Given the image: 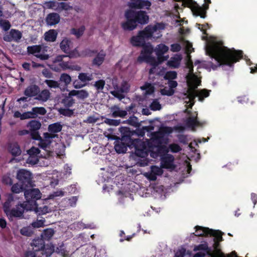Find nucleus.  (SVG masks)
<instances>
[{
  "label": "nucleus",
  "mask_w": 257,
  "mask_h": 257,
  "mask_svg": "<svg viewBox=\"0 0 257 257\" xmlns=\"http://www.w3.org/2000/svg\"><path fill=\"white\" fill-rule=\"evenodd\" d=\"M168 50L169 47L164 44H160L157 46L154 51L159 62L166 60L169 58L168 55L165 57L163 56V55L166 53Z\"/></svg>",
  "instance_id": "nucleus-16"
},
{
  "label": "nucleus",
  "mask_w": 257,
  "mask_h": 257,
  "mask_svg": "<svg viewBox=\"0 0 257 257\" xmlns=\"http://www.w3.org/2000/svg\"><path fill=\"white\" fill-rule=\"evenodd\" d=\"M173 130L170 127H164L161 128L159 132H155L152 135L150 140L145 141L140 139H135L133 144L135 147V154L140 157L137 164L141 167H145L148 165L149 160L146 157L148 153L152 158H156L159 155L161 151V146L165 141V134H170Z\"/></svg>",
  "instance_id": "nucleus-1"
},
{
  "label": "nucleus",
  "mask_w": 257,
  "mask_h": 257,
  "mask_svg": "<svg viewBox=\"0 0 257 257\" xmlns=\"http://www.w3.org/2000/svg\"><path fill=\"white\" fill-rule=\"evenodd\" d=\"M54 231L51 228H48L44 230L41 234L42 238L43 240H49L53 236Z\"/></svg>",
  "instance_id": "nucleus-45"
},
{
  "label": "nucleus",
  "mask_w": 257,
  "mask_h": 257,
  "mask_svg": "<svg viewBox=\"0 0 257 257\" xmlns=\"http://www.w3.org/2000/svg\"><path fill=\"white\" fill-rule=\"evenodd\" d=\"M10 35L12 39L16 41L19 40L22 37L21 33L16 30H12L10 32Z\"/></svg>",
  "instance_id": "nucleus-53"
},
{
  "label": "nucleus",
  "mask_w": 257,
  "mask_h": 257,
  "mask_svg": "<svg viewBox=\"0 0 257 257\" xmlns=\"http://www.w3.org/2000/svg\"><path fill=\"white\" fill-rule=\"evenodd\" d=\"M59 81L63 83L64 85L67 87L71 83L72 78L69 74L64 73L61 74Z\"/></svg>",
  "instance_id": "nucleus-42"
},
{
  "label": "nucleus",
  "mask_w": 257,
  "mask_h": 257,
  "mask_svg": "<svg viewBox=\"0 0 257 257\" xmlns=\"http://www.w3.org/2000/svg\"><path fill=\"white\" fill-rule=\"evenodd\" d=\"M123 123H127L134 126H138L139 125V121L138 118L136 116L130 117L127 120L123 121Z\"/></svg>",
  "instance_id": "nucleus-50"
},
{
  "label": "nucleus",
  "mask_w": 257,
  "mask_h": 257,
  "mask_svg": "<svg viewBox=\"0 0 257 257\" xmlns=\"http://www.w3.org/2000/svg\"><path fill=\"white\" fill-rule=\"evenodd\" d=\"M205 4L202 7L197 6L194 8V13L196 16H200L202 18L205 17L206 11L209 8V4L211 3L210 0H205Z\"/></svg>",
  "instance_id": "nucleus-20"
},
{
  "label": "nucleus",
  "mask_w": 257,
  "mask_h": 257,
  "mask_svg": "<svg viewBox=\"0 0 257 257\" xmlns=\"http://www.w3.org/2000/svg\"><path fill=\"white\" fill-rule=\"evenodd\" d=\"M62 128V125L59 122H56L50 124L48 126V131L51 133H57L60 132Z\"/></svg>",
  "instance_id": "nucleus-40"
},
{
  "label": "nucleus",
  "mask_w": 257,
  "mask_h": 257,
  "mask_svg": "<svg viewBox=\"0 0 257 257\" xmlns=\"http://www.w3.org/2000/svg\"><path fill=\"white\" fill-rule=\"evenodd\" d=\"M109 83H110L108 84L109 87L111 88V84L113 88L110 93L120 100L124 98L125 97L124 93H127L130 89V86L128 82L124 80L120 81L117 78L113 77L110 79Z\"/></svg>",
  "instance_id": "nucleus-5"
},
{
  "label": "nucleus",
  "mask_w": 257,
  "mask_h": 257,
  "mask_svg": "<svg viewBox=\"0 0 257 257\" xmlns=\"http://www.w3.org/2000/svg\"><path fill=\"white\" fill-rule=\"evenodd\" d=\"M39 92V88L36 85H30L25 90V94L29 97L36 95Z\"/></svg>",
  "instance_id": "nucleus-30"
},
{
  "label": "nucleus",
  "mask_w": 257,
  "mask_h": 257,
  "mask_svg": "<svg viewBox=\"0 0 257 257\" xmlns=\"http://www.w3.org/2000/svg\"><path fill=\"white\" fill-rule=\"evenodd\" d=\"M44 82L50 88H57L60 85L58 81L53 80H46Z\"/></svg>",
  "instance_id": "nucleus-54"
},
{
  "label": "nucleus",
  "mask_w": 257,
  "mask_h": 257,
  "mask_svg": "<svg viewBox=\"0 0 257 257\" xmlns=\"http://www.w3.org/2000/svg\"><path fill=\"white\" fill-rule=\"evenodd\" d=\"M46 48V47L34 45L28 47L27 50L29 53L34 55L37 58L42 60H45L49 57V55L45 53L47 51Z\"/></svg>",
  "instance_id": "nucleus-11"
},
{
  "label": "nucleus",
  "mask_w": 257,
  "mask_h": 257,
  "mask_svg": "<svg viewBox=\"0 0 257 257\" xmlns=\"http://www.w3.org/2000/svg\"><path fill=\"white\" fill-rule=\"evenodd\" d=\"M177 73L174 71L167 72L165 76V79H168L169 80H173L177 77Z\"/></svg>",
  "instance_id": "nucleus-61"
},
{
  "label": "nucleus",
  "mask_w": 257,
  "mask_h": 257,
  "mask_svg": "<svg viewBox=\"0 0 257 257\" xmlns=\"http://www.w3.org/2000/svg\"><path fill=\"white\" fill-rule=\"evenodd\" d=\"M114 148L115 151L118 153H123L126 150V147L122 143L116 144Z\"/></svg>",
  "instance_id": "nucleus-60"
},
{
  "label": "nucleus",
  "mask_w": 257,
  "mask_h": 257,
  "mask_svg": "<svg viewBox=\"0 0 257 257\" xmlns=\"http://www.w3.org/2000/svg\"><path fill=\"white\" fill-rule=\"evenodd\" d=\"M133 18L138 23L142 25H145L149 22V17L146 13L143 11L136 12L134 11V15Z\"/></svg>",
  "instance_id": "nucleus-19"
},
{
  "label": "nucleus",
  "mask_w": 257,
  "mask_h": 257,
  "mask_svg": "<svg viewBox=\"0 0 257 257\" xmlns=\"http://www.w3.org/2000/svg\"><path fill=\"white\" fill-rule=\"evenodd\" d=\"M182 59L181 55L176 54L167 62V65L170 67L176 68L179 67Z\"/></svg>",
  "instance_id": "nucleus-24"
},
{
  "label": "nucleus",
  "mask_w": 257,
  "mask_h": 257,
  "mask_svg": "<svg viewBox=\"0 0 257 257\" xmlns=\"http://www.w3.org/2000/svg\"><path fill=\"white\" fill-rule=\"evenodd\" d=\"M44 242L42 238H38L34 239L31 243L33 249L35 251H37L42 249L44 247Z\"/></svg>",
  "instance_id": "nucleus-31"
},
{
  "label": "nucleus",
  "mask_w": 257,
  "mask_h": 257,
  "mask_svg": "<svg viewBox=\"0 0 257 257\" xmlns=\"http://www.w3.org/2000/svg\"><path fill=\"white\" fill-rule=\"evenodd\" d=\"M161 93L163 95L171 96L174 93V90L169 87H165L161 90Z\"/></svg>",
  "instance_id": "nucleus-62"
},
{
  "label": "nucleus",
  "mask_w": 257,
  "mask_h": 257,
  "mask_svg": "<svg viewBox=\"0 0 257 257\" xmlns=\"http://www.w3.org/2000/svg\"><path fill=\"white\" fill-rule=\"evenodd\" d=\"M17 178L25 186H27L29 185H31L32 174L30 172L27 170L21 169L18 171Z\"/></svg>",
  "instance_id": "nucleus-13"
},
{
  "label": "nucleus",
  "mask_w": 257,
  "mask_h": 257,
  "mask_svg": "<svg viewBox=\"0 0 257 257\" xmlns=\"http://www.w3.org/2000/svg\"><path fill=\"white\" fill-rule=\"evenodd\" d=\"M50 96V93L48 90L45 89L42 90L37 96L36 99L45 102Z\"/></svg>",
  "instance_id": "nucleus-37"
},
{
  "label": "nucleus",
  "mask_w": 257,
  "mask_h": 257,
  "mask_svg": "<svg viewBox=\"0 0 257 257\" xmlns=\"http://www.w3.org/2000/svg\"><path fill=\"white\" fill-rule=\"evenodd\" d=\"M41 250L42 251V254L43 255H45L46 257H49L54 251L55 249L52 245L47 244L46 245H44V247Z\"/></svg>",
  "instance_id": "nucleus-35"
},
{
  "label": "nucleus",
  "mask_w": 257,
  "mask_h": 257,
  "mask_svg": "<svg viewBox=\"0 0 257 257\" xmlns=\"http://www.w3.org/2000/svg\"><path fill=\"white\" fill-rule=\"evenodd\" d=\"M105 82L103 80H99L96 81L94 84V86L98 91L102 90L105 85Z\"/></svg>",
  "instance_id": "nucleus-59"
},
{
  "label": "nucleus",
  "mask_w": 257,
  "mask_h": 257,
  "mask_svg": "<svg viewBox=\"0 0 257 257\" xmlns=\"http://www.w3.org/2000/svg\"><path fill=\"white\" fill-rule=\"evenodd\" d=\"M205 52L207 55L214 58L217 63V65L211 66L213 69L221 64L231 66L242 57V51L228 49L222 46L220 42H213L207 45Z\"/></svg>",
  "instance_id": "nucleus-3"
},
{
  "label": "nucleus",
  "mask_w": 257,
  "mask_h": 257,
  "mask_svg": "<svg viewBox=\"0 0 257 257\" xmlns=\"http://www.w3.org/2000/svg\"><path fill=\"white\" fill-rule=\"evenodd\" d=\"M73 96L69 95V93L67 97L63 100V103L67 106L70 107L74 103L73 99L72 98Z\"/></svg>",
  "instance_id": "nucleus-57"
},
{
  "label": "nucleus",
  "mask_w": 257,
  "mask_h": 257,
  "mask_svg": "<svg viewBox=\"0 0 257 257\" xmlns=\"http://www.w3.org/2000/svg\"><path fill=\"white\" fill-rule=\"evenodd\" d=\"M161 165L162 168L170 170L174 169L176 167L174 163V157L170 154L163 156L161 159Z\"/></svg>",
  "instance_id": "nucleus-14"
},
{
  "label": "nucleus",
  "mask_w": 257,
  "mask_h": 257,
  "mask_svg": "<svg viewBox=\"0 0 257 257\" xmlns=\"http://www.w3.org/2000/svg\"><path fill=\"white\" fill-rule=\"evenodd\" d=\"M58 3L55 1H49L44 3V7L46 9H51L53 10L58 11Z\"/></svg>",
  "instance_id": "nucleus-48"
},
{
  "label": "nucleus",
  "mask_w": 257,
  "mask_h": 257,
  "mask_svg": "<svg viewBox=\"0 0 257 257\" xmlns=\"http://www.w3.org/2000/svg\"><path fill=\"white\" fill-rule=\"evenodd\" d=\"M0 27L5 31H7L10 29L11 27V24L8 20H0Z\"/></svg>",
  "instance_id": "nucleus-56"
},
{
  "label": "nucleus",
  "mask_w": 257,
  "mask_h": 257,
  "mask_svg": "<svg viewBox=\"0 0 257 257\" xmlns=\"http://www.w3.org/2000/svg\"><path fill=\"white\" fill-rule=\"evenodd\" d=\"M186 51L187 54V61L186 63L185 71L186 72V79L188 87L186 93L183 94V99L187 107H191L194 103V99L198 97L199 101H203L205 97L209 96V91L206 89H202L196 91L195 89L201 83L199 77L193 72V64L191 60L190 53L192 52V44L188 41L184 42Z\"/></svg>",
  "instance_id": "nucleus-2"
},
{
  "label": "nucleus",
  "mask_w": 257,
  "mask_h": 257,
  "mask_svg": "<svg viewBox=\"0 0 257 257\" xmlns=\"http://www.w3.org/2000/svg\"><path fill=\"white\" fill-rule=\"evenodd\" d=\"M134 11L132 10H127L125 13V17L126 21L121 24L122 28L124 30L131 31L136 28L137 24L136 21L133 18Z\"/></svg>",
  "instance_id": "nucleus-12"
},
{
  "label": "nucleus",
  "mask_w": 257,
  "mask_h": 257,
  "mask_svg": "<svg viewBox=\"0 0 257 257\" xmlns=\"http://www.w3.org/2000/svg\"><path fill=\"white\" fill-rule=\"evenodd\" d=\"M41 126V123L40 122L35 120H31L27 124V127L31 131L38 130Z\"/></svg>",
  "instance_id": "nucleus-38"
},
{
  "label": "nucleus",
  "mask_w": 257,
  "mask_h": 257,
  "mask_svg": "<svg viewBox=\"0 0 257 257\" xmlns=\"http://www.w3.org/2000/svg\"><path fill=\"white\" fill-rule=\"evenodd\" d=\"M9 150L11 154L15 156H19L22 153L19 145L16 143L11 144L9 147Z\"/></svg>",
  "instance_id": "nucleus-32"
},
{
  "label": "nucleus",
  "mask_w": 257,
  "mask_h": 257,
  "mask_svg": "<svg viewBox=\"0 0 257 257\" xmlns=\"http://www.w3.org/2000/svg\"><path fill=\"white\" fill-rule=\"evenodd\" d=\"M85 30V27L84 26H81L78 29L73 28L71 30V33L75 35L77 38L80 37L83 34Z\"/></svg>",
  "instance_id": "nucleus-47"
},
{
  "label": "nucleus",
  "mask_w": 257,
  "mask_h": 257,
  "mask_svg": "<svg viewBox=\"0 0 257 257\" xmlns=\"http://www.w3.org/2000/svg\"><path fill=\"white\" fill-rule=\"evenodd\" d=\"M54 251L57 253L60 254L63 257H68L69 255V251L66 249L63 243H61L57 246Z\"/></svg>",
  "instance_id": "nucleus-44"
},
{
  "label": "nucleus",
  "mask_w": 257,
  "mask_h": 257,
  "mask_svg": "<svg viewBox=\"0 0 257 257\" xmlns=\"http://www.w3.org/2000/svg\"><path fill=\"white\" fill-rule=\"evenodd\" d=\"M71 42L70 40L67 38H64L60 43V48L64 52H67L69 51Z\"/></svg>",
  "instance_id": "nucleus-39"
},
{
  "label": "nucleus",
  "mask_w": 257,
  "mask_h": 257,
  "mask_svg": "<svg viewBox=\"0 0 257 257\" xmlns=\"http://www.w3.org/2000/svg\"><path fill=\"white\" fill-rule=\"evenodd\" d=\"M88 92L85 89H81L79 90H72L69 92V95L75 96L78 99L83 100L89 96Z\"/></svg>",
  "instance_id": "nucleus-26"
},
{
  "label": "nucleus",
  "mask_w": 257,
  "mask_h": 257,
  "mask_svg": "<svg viewBox=\"0 0 257 257\" xmlns=\"http://www.w3.org/2000/svg\"><path fill=\"white\" fill-rule=\"evenodd\" d=\"M111 116L113 117H123L127 114V111L121 109L118 106L114 105L110 108Z\"/></svg>",
  "instance_id": "nucleus-25"
},
{
  "label": "nucleus",
  "mask_w": 257,
  "mask_h": 257,
  "mask_svg": "<svg viewBox=\"0 0 257 257\" xmlns=\"http://www.w3.org/2000/svg\"><path fill=\"white\" fill-rule=\"evenodd\" d=\"M145 36V35L141 33V31H140L137 36H134L132 38V44L136 46H143L145 43L146 40L147 39V37Z\"/></svg>",
  "instance_id": "nucleus-21"
},
{
  "label": "nucleus",
  "mask_w": 257,
  "mask_h": 257,
  "mask_svg": "<svg viewBox=\"0 0 257 257\" xmlns=\"http://www.w3.org/2000/svg\"><path fill=\"white\" fill-rule=\"evenodd\" d=\"M153 50V47L150 44L144 46L141 54L138 58V61L140 63L146 62L153 66L157 65V62L155 58L152 56Z\"/></svg>",
  "instance_id": "nucleus-8"
},
{
  "label": "nucleus",
  "mask_w": 257,
  "mask_h": 257,
  "mask_svg": "<svg viewBox=\"0 0 257 257\" xmlns=\"http://www.w3.org/2000/svg\"><path fill=\"white\" fill-rule=\"evenodd\" d=\"M150 106L153 110H159L161 108V105L157 99L154 100Z\"/></svg>",
  "instance_id": "nucleus-58"
},
{
  "label": "nucleus",
  "mask_w": 257,
  "mask_h": 257,
  "mask_svg": "<svg viewBox=\"0 0 257 257\" xmlns=\"http://www.w3.org/2000/svg\"><path fill=\"white\" fill-rule=\"evenodd\" d=\"M25 196L26 209L32 210L36 206V200L41 198V193L38 189H30L25 191Z\"/></svg>",
  "instance_id": "nucleus-7"
},
{
  "label": "nucleus",
  "mask_w": 257,
  "mask_h": 257,
  "mask_svg": "<svg viewBox=\"0 0 257 257\" xmlns=\"http://www.w3.org/2000/svg\"><path fill=\"white\" fill-rule=\"evenodd\" d=\"M163 173L162 167L157 166H152L151 170L148 172L144 174V175L149 180L155 181L157 179L158 176H161Z\"/></svg>",
  "instance_id": "nucleus-15"
},
{
  "label": "nucleus",
  "mask_w": 257,
  "mask_h": 257,
  "mask_svg": "<svg viewBox=\"0 0 257 257\" xmlns=\"http://www.w3.org/2000/svg\"><path fill=\"white\" fill-rule=\"evenodd\" d=\"M59 66L63 70L69 69L71 71H79L81 70V67L80 66L73 64L70 62H65L63 61L62 62L59 63Z\"/></svg>",
  "instance_id": "nucleus-23"
},
{
  "label": "nucleus",
  "mask_w": 257,
  "mask_h": 257,
  "mask_svg": "<svg viewBox=\"0 0 257 257\" xmlns=\"http://www.w3.org/2000/svg\"><path fill=\"white\" fill-rule=\"evenodd\" d=\"M168 148L172 153H178L181 150V147L177 144H170Z\"/></svg>",
  "instance_id": "nucleus-64"
},
{
  "label": "nucleus",
  "mask_w": 257,
  "mask_h": 257,
  "mask_svg": "<svg viewBox=\"0 0 257 257\" xmlns=\"http://www.w3.org/2000/svg\"><path fill=\"white\" fill-rule=\"evenodd\" d=\"M141 88L144 90V93L146 95L151 94L154 92V88L153 86L149 83H146L143 86H141Z\"/></svg>",
  "instance_id": "nucleus-46"
},
{
  "label": "nucleus",
  "mask_w": 257,
  "mask_h": 257,
  "mask_svg": "<svg viewBox=\"0 0 257 257\" xmlns=\"http://www.w3.org/2000/svg\"><path fill=\"white\" fill-rule=\"evenodd\" d=\"M165 28V25L162 23H157L154 25H149L141 31V33L145 35L147 40H156L162 37V31Z\"/></svg>",
  "instance_id": "nucleus-6"
},
{
  "label": "nucleus",
  "mask_w": 257,
  "mask_h": 257,
  "mask_svg": "<svg viewBox=\"0 0 257 257\" xmlns=\"http://www.w3.org/2000/svg\"><path fill=\"white\" fill-rule=\"evenodd\" d=\"M59 15L56 13H51L48 15L46 19V22L48 25L53 26L58 24L60 22Z\"/></svg>",
  "instance_id": "nucleus-27"
},
{
  "label": "nucleus",
  "mask_w": 257,
  "mask_h": 257,
  "mask_svg": "<svg viewBox=\"0 0 257 257\" xmlns=\"http://www.w3.org/2000/svg\"><path fill=\"white\" fill-rule=\"evenodd\" d=\"M28 154L29 155L27 160V163L31 165H35L38 162V157L40 154V150L38 148L32 147L31 149L28 151Z\"/></svg>",
  "instance_id": "nucleus-17"
},
{
  "label": "nucleus",
  "mask_w": 257,
  "mask_h": 257,
  "mask_svg": "<svg viewBox=\"0 0 257 257\" xmlns=\"http://www.w3.org/2000/svg\"><path fill=\"white\" fill-rule=\"evenodd\" d=\"M185 112L188 113L187 117L185 121V124L192 131H195L196 127L202 126L205 123L204 122H200L197 120L198 113L196 111L190 112L186 109Z\"/></svg>",
  "instance_id": "nucleus-10"
},
{
  "label": "nucleus",
  "mask_w": 257,
  "mask_h": 257,
  "mask_svg": "<svg viewBox=\"0 0 257 257\" xmlns=\"http://www.w3.org/2000/svg\"><path fill=\"white\" fill-rule=\"evenodd\" d=\"M196 231L195 235L196 236H204L208 234H210L215 237L214 243L216 242L221 241L222 240L221 232L218 230H215L210 229L208 228H204L199 226H196L195 227Z\"/></svg>",
  "instance_id": "nucleus-9"
},
{
  "label": "nucleus",
  "mask_w": 257,
  "mask_h": 257,
  "mask_svg": "<svg viewBox=\"0 0 257 257\" xmlns=\"http://www.w3.org/2000/svg\"><path fill=\"white\" fill-rule=\"evenodd\" d=\"M33 232L34 231L33 228L30 226L23 227L20 230V233H21V234L27 236H31L33 234Z\"/></svg>",
  "instance_id": "nucleus-49"
},
{
  "label": "nucleus",
  "mask_w": 257,
  "mask_h": 257,
  "mask_svg": "<svg viewBox=\"0 0 257 257\" xmlns=\"http://www.w3.org/2000/svg\"><path fill=\"white\" fill-rule=\"evenodd\" d=\"M70 9H72V7L70 6L68 4L63 2L58 3L57 11L60 12L62 10L68 11Z\"/></svg>",
  "instance_id": "nucleus-55"
},
{
  "label": "nucleus",
  "mask_w": 257,
  "mask_h": 257,
  "mask_svg": "<svg viewBox=\"0 0 257 257\" xmlns=\"http://www.w3.org/2000/svg\"><path fill=\"white\" fill-rule=\"evenodd\" d=\"M105 54L103 52L99 53L93 60L94 65L100 66L104 61Z\"/></svg>",
  "instance_id": "nucleus-43"
},
{
  "label": "nucleus",
  "mask_w": 257,
  "mask_h": 257,
  "mask_svg": "<svg viewBox=\"0 0 257 257\" xmlns=\"http://www.w3.org/2000/svg\"><path fill=\"white\" fill-rule=\"evenodd\" d=\"M45 219H40L34 221L32 223L31 225L34 228H40L44 226Z\"/></svg>",
  "instance_id": "nucleus-63"
},
{
  "label": "nucleus",
  "mask_w": 257,
  "mask_h": 257,
  "mask_svg": "<svg viewBox=\"0 0 257 257\" xmlns=\"http://www.w3.org/2000/svg\"><path fill=\"white\" fill-rule=\"evenodd\" d=\"M38 215L45 214L51 211V209L49 208L47 206L45 205L42 207H39L36 204V206L34 208L32 209Z\"/></svg>",
  "instance_id": "nucleus-34"
},
{
  "label": "nucleus",
  "mask_w": 257,
  "mask_h": 257,
  "mask_svg": "<svg viewBox=\"0 0 257 257\" xmlns=\"http://www.w3.org/2000/svg\"><path fill=\"white\" fill-rule=\"evenodd\" d=\"M14 198L12 194L9 195L8 200L5 202L4 204V210L5 212L7 214H9V211L11 210V207L13 204Z\"/></svg>",
  "instance_id": "nucleus-36"
},
{
  "label": "nucleus",
  "mask_w": 257,
  "mask_h": 257,
  "mask_svg": "<svg viewBox=\"0 0 257 257\" xmlns=\"http://www.w3.org/2000/svg\"><path fill=\"white\" fill-rule=\"evenodd\" d=\"M25 210L28 211L26 208V204L24 203L18 205L16 208L11 209L9 211V214H7V215L10 218L13 217H21Z\"/></svg>",
  "instance_id": "nucleus-18"
},
{
  "label": "nucleus",
  "mask_w": 257,
  "mask_h": 257,
  "mask_svg": "<svg viewBox=\"0 0 257 257\" xmlns=\"http://www.w3.org/2000/svg\"><path fill=\"white\" fill-rule=\"evenodd\" d=\"M54 139L59 140L58 135L51 133H46L44 134V139L41 140L39 143L41 148L47 151L55 152L58 156L62 155L65 151V145L59 141L56 142Z\"/></svg>",
  "instance_id": "nucleus-4"
},
{
  "label": "nucleus",
  "mask_w": 257,
  "mask_h": 257,
  "mask_svg": "<svg viewBox=\"0 0 257 257\" xmlns=\"http://www.w3.org/2000/svg\"><path fill=\"white\" fill-rule=\"evenodd\" d=\"M65 55H59L55 57L53 61V64L52 65V69L55 71H59L60 68L59 67H56L55 66L58 64L59 66V63H61L63 61V59L64 57H66Z\"/></svg>",
  "instance_id": "nucleus-41"
},
{
  "label": "nucleus",
  "mask_w": 257,
  "mask_h": 257,
  "mask_svg": "<svg viewBox=\"0 0 257 257\" xmlns=\"http://www.w3.org/2000/svg\"><path fill=\"white\" fill-rule=\"evenodd\" d=\"M30 114L28 111L21 113L20 112L17 111L14 113V116L16 118H20L21 119L23 120L30 118V116L29 115Z\"/></svg>",
  "instance_id": "nucleus-51"
},
{
  "label": "nucleus",
  "mask_w": 257,
  "mask_h": 257,
  "mask_svg": "<svg viewBox=\"0 0 257 257\" xmlns=\"http://www.w3.org/2000/svg\"><path fill=\"white\" fill-rule=\"evenodd\" d=\"M78 78L81 83L85 84L86 86L89 82L93 79V77L92 73L81 72L79 73Z\"/></svg>",
  "instance_id": "nucleus-28"
},
{
  "label": "nucleus",
  "mask_w": 257,
  "mask_h": 257,
  "mask_svg": "<svg viewBox=\"0 0 257 257\" xmlns=\"http://www.w3.org/2000/svg\"><path fill=\"white\" fill-rule=\"evenodd\" d=\"M152 3L148 0H137L132 4L131 7L139 9H146L149 10Z\"/></svg>",
  "instance_id": "nucleus-22"
},
{
  "label": "nucleus",
  "mask_w": 257,
  "mask_h": 257,
  "mask_svg": "<svg viewBox=\"0 0 257 257\" xmlns=\"http://www.w3.org/2000/svg\"><path fill=\"white\" fill-rule=\"evenodd\" d=\"M46 109L43 107H35L32 110L28 111L30 114L29 115L30 118H35L39 115H44L46 113Z\"/></svg>",
  "instance_id": "nucleus-29"
},
{
  "label": "nucleus",
  "mask_w": 257,
  "mask_h": 257,
  "mask_svg": "<svg viewBox=\"0 0 257 257\" xmlns=\"http://www.w3.org/2000/svg\"><path fill=\"white\" fill-rule=\"evenodd\" d=\"M25 185H20L18 183L15 184L11 188L12 191L15 193H19L23 191Z\"/></svg>",
  "instance_id": "nucleus-52"
},
{
  "label": "nucleus",
  "mask_w": 257,
  "mask_h": 257,
  "mask_svg": "<svg viewBox=\"0 0 257 257\" xmlns=\"http://www.w3.org/2000/svg\"><path fill=\"white\" fill-rule=\"evenodd\" d=\"M58 33L55 30H50L44 34L45 40L48 42L55 41Z\"/></svg>",
  "instance_id": "nucleus-33"
}]
</instances>
